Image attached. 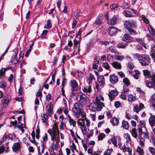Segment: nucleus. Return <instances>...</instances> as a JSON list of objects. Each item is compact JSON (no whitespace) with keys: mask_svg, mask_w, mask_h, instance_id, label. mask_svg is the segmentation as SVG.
<instances>
[{"mask_svg":"<svg viewBox=\"0 0 155 155\" xmlns=\"http://www.w3.org/2000/svg\"><path fill=\"white\" fill-rule=\"evenodd\" d=\"M82 104L80 103H75L73 107L72 108L73 115L76 118H78L81 115L83 119H85V113L83 111Z\"/></svg>","mask_w":155,"mask_h":155,"instance_id":"obj_1","label":"nucleus"},{"mask_svg":"<svg viewBox=\"0 0 155 155\" xmlns=\"http://www.w3.org/2000/svg\"><path fill=\"white\" fill-rule=\"evenodd\" d=\"M77 99L78 101L80 102L82 105H84L86 101V96L82 93H79L77 97Z\"/></svg>","mask_w":155,"mask_h":155,"instance_id":"obj_2","label":"nucleus"},{"mask_svg":"<svg viewBox=\"0 0 155 155\" xmlns=\"http://www.w3.org/2000/svg\"><path fill=\"white\" fill-rule=\"evenodd\" d=\"M124 15L127 17H131L134 16L137 14L136 12L133 9L130 10H125L124 11Z\"/></svg>","mask_w":155,"mask_h":155,"instance_id":"obj_3","label":"nucleus"},{"mask_svg":"<svg viewBox=\"0 0 155 155\" xmlns=\"http://www.w3.org/2000/svg\"><path fill=\"white\" fill-rule=\"evenodd\" d=\"M10 96L7 94L4 96L3 98L1 100V103L4 105H8L10 102Z\"/></svg>","mask_w":155,"mask_h":155,"instance_id":"obj_4","label":"nucleus"},{"mask_svg":"<svg viewBox=\"0 0 155 155\" xmlns=\"http://www.w3.org/2000/svg\"><path fill=\"white\" fill-rule=\"evenodd\" d=\"M96 103L97 104L96 110L97 111H101L103 107H104V103L100 101L97 98L95 99Z\"/></svg>","mask_w":155,"mask_h":155,"instance_id":"obj_5","label":"nucleus"},{"mask_svg":"<svg viewBox=\"0 0 155 155\" xmlns=\"http://www.w3.org/2000/svg\"><path fill=\"white\" fill-rule=\"evenodd\" d=\"M144 108V105L141 103H140L139 105H136L134 107L133 110L134 112L138 113L139 112Z\"/></svg>","mask_w":155,"mask_h":155,"instance_id":"obj_6","label":"nucleus"},{"mask_svg":"<svg viewBox=\"0 0 155 155\" xmlns=\"http://www.w3.org/2000/svg\"><path fill=\"white\" fill-rule=\"evenodd\" d=\"M151 115L149 119V124L151 127L153 128L155 126V115H152L151 113Z\"/></svg>","mask_w":155,"mask_h":155,"instance_id":"obj_7","label":"nucleus"},{"mask_svg":"<svg viewBox=\"0 0 155 155\" xmlns=\"http://www.w3.org/2000/svg\"><path fill=\"white\" fill-rule=\"evenodd\" d=\"M118 29L115 27H109L108 29L109 34L111 36L116 35Z\"/></svg>","mask_w":155,"mask_h":155,"instance_id":"obj_8","label":"nucleus"},{"mask_svg":"<svg viewBox=\"0 0 155 155\" xmlns=\"http://www.w3.org/2000/svg\"><path fill=\"white\" fill-rule=\"evenodd\" d=\"M122 149L124 152H128L129 155H132V148L131 147H127L125 145H124L122 146Z\"/></svg>","mask_w":155,"mask_h":155,"instance_id":"obj_9","label":"nucleus"},{"mask_svg":"<svg viewBox=\"0 0 155 155\" xmlns=\"http://www.w3.org/2000/svg\"><path fill=\"white\" fill-rule=\"evenodd\" d=\"M117 95V92L114 90H113L110 92L108 95L110 101H112L115 98V97Z\"/></svg>","mask_w":155,"mask_h":155,"instance_id":"obj_10","label":"nucleus"},{"mask_svg":"<svg viewBox=\"0 0 155 155\" xmlns=\"http://www.w3.org/2000/svg\"><path fill=\"white\" fill-rule=\"evenodd\" d=\"M70 83L72 89L75 91L78 89V85L77 82L74 80L71 81Z\"/></svg>","mask_w":155,"mask_h":155,"instance_id":"obj_11","label":"nucleus"},{"mask_svg":"<svg viewBox=\"0 0 155 155\" xmlns=\"http://www.w3.org/2000/svg\"><path fill=\"white\" fill-rule=\"evenodd\" d=\"M21 144L20 143L16 142L15 143L12 147V149L13 151L17 152L18 151L20 148Z\"/></svg>","mask_w":155,"mask_h":155,"instance_id":"obj_12","label":"nucleus"},{"mask_svg":"<svg viewBox=\"0 0 155 155\" xmlns=\"http://www.w3.org/2000/svg\"><path fill=\"white\" fill-rule=\"evenodd\" d=\"M110 64L114 68L116 69H120L121 68V64L120 63L118 62L114 61Z\"/></svg>","mask_w":155,"mask_h":155,"instance_id":"obj_13","label":"nucleus"},{"mask_svg":"<svg viewBox=\"0 0 155 155\" xmlns=\"http://www.w3.org/2000/svg\"><path fill=\"white\" fill-rule=\"evenodd\" d=\"M146 60H147V61L149 62L150 60V59L148 57H147V59L145 58H143L142 57L141 59H140L139 61L142 65L145 66L148 64L146 61Z\"/></svg>","mask_w":155,"mask_h":155,"instance_id":"obj_14","label":"nucleus"},{"mask_svg":"<svg viewBox=\"0 0 155 155\" xmlns=\"http://www.w3.org/2000/svg\"><path fill=\"white\" fill-rule=\"evenodd\" d=\"M123 40L125 42H130L132 41V38L128 34H125L123 38Z\"/></svg>","mask_w":155,"mask_h":155,"instance_id":"obj_15","label":"nucleus"},{"mask_svg":"<svg viewBox=\"0 0 155 155\" xmlns=\"http://www.w3.org/2000/svg\"><path fill=\"white\" fill-rule=\"evenodd\" d=\"M117 16L114 15L110 19V20H109L108 21V22L109 24L115 25L117 23Z\"/></svg>","mask_w":155,"mask_h":155,"instance_id":"obj_16","label":"nucleus"},{"mask_svg":"<svg viewBox=\"0 0 155 155\" xmlns=\"http://www.w3.org/2000/svg\"><path fill=\"white\" fill-rule=\"evenodd\" d=\"M97 81L101 86H103L105 84V79L103 76H101L98 77Z\"/></svg>","mask_w":155,"mask_h":155,"instance_id":"obj_17","label":"nucleus"},{"mask_svg":"<svg viewBox=\"0 0 155 155\" xmlns=\"http://www.w3.org/2000/svg\"><path fill=\"white\" fill-rule=\"evenodd\" d=\"M46 111L47 114L49 116L51 115L52 111V106L51 104H49L47 106Z\"/></svg>","mask_w":155,"mask_h":155,"instance_id":"obj_18","label":"nucleus"},{"mask_svg":"<svg viewBox=\"0 0 155 155\" xmlns=\"http://www.w3.org/2000/svg\"><path fill=\"white\" fill-rule=\"evenodd\" d=\"M68 117L69 118V121L70 125L71 126L72 125L73 127H74L76 124V121L72 119L69 115H68Z\"/></svg>","mask_w":155,"mask_h":155,"instance_id":"obj_19","label":"nucleus"},{"mask_svg":"<svg viewBox=\"0 0 155 155\" xmlns=\"http://www.w3.org/2000/svg\"><path fill=\"white\" fill-rule=\"evenodd\" d=\"M110 81L114 83L117 82L118 81L117 77L114 75H112L110 76Z\"/></svg>","mask_w":155,"mask_h":155,"instance_id":"obj_20","label":"nucleus"},{"mask_svg":"<svg viewBox=\"0 0 155 155\" xmlns=\"http://www.w3.org/2000/svg\"><path fill=\"white\" fill-rule=\"evenodd\" d=\"M130 132L132 136L135 138H136L137 136V130L136 128H133Z\"/></svg>","mask_w":155,"mask_h":155,"instance_id":"obj_21","label":"nucleus"},{"mask_svg":"<svg viewBox=\"0 0 155 155\" xmlns=\"http://www.w3.org/2000/svg\"><path fill=\"white\" fill-rule=\"evenodd\" d=\"M128 100L130 102L135 101L136 100V98L135 96L132 94H130L128 96Z\"/></svg>","mask_w":155,"mask_h":155,"instance_id":"obj_22","label":"nucleus"},{"mask_svg":"<svg viewBox=\"0 0 155 155\" xmlns=\"http://www.w3.org/2000/svg\"><path fill=\"white\" fill-rule=\"evenodd\" d=\"M122 127L126 130H127L129 128V125L128 122L126 121L123 120L122 122Z\"/></svg>","mask_w":155,"mask_h":155,"instance_id":"obj_23","label":"nucleus"},{"mask_svg":"<svg viewBox=\"0 0 155 155\" xmlns=\"http://www.w3.org/2000/svg\"><path fill=\"white\" fill-rule=\"evenodd\" d=\"M107 49L108 50H110V51L112 53L117 54H119V52L117 51V50H116L115 48L113 46H110Z\"/></svg>","mask_w":155,"mask_h":155,"instance_id":"obj_24","label":"nucleus"},{"mask_svg":"<svg viewBox=\"0 0 155 155\" xmlns=\"http://www.w3.org/2000/svg\"><path fill=\"white\" fill-rule=\"evenodd\" d=\"M146 85L147 87L150 88L155 86V84L153 82L148 81L146 82Z\"/></svg>","mask_w":155,"mask_h":155,"instance_id":"obj_25","label":"nucleus"},{"mask_svg":"<svg viewBox=\"0 0 155 155\" xmlns=\"http://www.w3.org/2000/svg\"><path fill=\"white\" fill-rule=\"evenodd\" d=\"M52 133L59 134L58 126L55 124H54L53 127Z\"/></svg>","mask_w":155,"mask_h":155,"instance_id":"obj_26","label":"nucleus"},{"mask_svg":"<svg viewBox=\"0 0 155 155\" xmlns=\"http://www.w3.org/2000/svg\"><path fill=\"white\" fill-rule=\"evenodd\" d=\"M16 55H14L12 58V60L11 61V62L12 64H16L18 62V61L16 58Z\"/></svg>","mask_w":155,"mask_h":155,"instance_id":"obj_27","label":"nucleus"},{"mask_svg":"<svg viewBox=\"0 0 155 155\" xmlns=\"http://www.w3.org/2000/svg\"><path fill=\"white\" fill-rule=\"evenodd\" d=\"M51 21L50 19H48L47 21V23L44 26V28L46 29H50L51 28Z\"/></svg>","mask_w":155,"mask_h":155,"instance_id":"obj_28","label":"nucleus"},{"mask_svg":"<svg viewBox=\"0 0 155 155\" xmlns=\"http://www.w3.org/2000/svg\"><path fill=\"white\" fill-rule=\"evenodd\" d=\"M96 106L97 104L96 102H92L90 104L89 106V108L91 110H94L95 109H96Z\"/></svg>","mask_w":155,"mask_h":155,"instance_id":"obj_29","label":"nucleus"},{"mask_svg":"<svg viewBox=\"0 0 155 155\" xmlns=\"http://www.w3.org/2000/svg\"><path fill=\"white\" fill-rule=\"evenodd\" d=\"M8 137L9 139L13 141H16L17 139L15 136L14 134H10L8 135Z\"/></svg>","mask_w":155,"mask_h":155,"instance_id":"obj_30","label":"nucleus"},{"mask_svg":"<svg viewBox=\"0 0 155 155\" xmlns=\"http://www.w3.org/2000/svg\"><path fill=\"white\" fill-rule=\"evenodd\" d=\"M6 70L5 68H2L0 70V78H2L4 77Z\"/></svg>","mask_w":155,"mask_h":155,"instance_id":"obj_31","label":"nucleus"},{"mask_svg":"<svg viewBox=\"0 0 155 155\" xmlns=\"http://www.w3.org/2000/svg\"><path fill=\"white\" fill-rule=\"evenodd\" d=\"M101 17L100 15H98L96 18L95 21V23L97 25H101L102 22L101 20Z\"/></svg>","mask_w":155,"mask_h":155,"instance_id":"obj_32","label":"nucleus"},{"mask_svg":"<svg viewBox=\"0 0 155 155\" xmlns=\"http://www.w3.org/2000/svg\"><path fill=\"white\" fill-rule=\"evenodd\" d=\"M107 59L108 61L109 62L113 61L114 59L113 55L110 54H108L107 55Z\"/></svg>","mask_w":155,"mask_h":155,"instance_id":"obj_33","label":"nucleus"},{"mask_svg":"<svg viewBox=\"0 0 155 155\" xmlns=\"http://www.w3.org/2000/svg\"><path fill=\"white\" fill-rule=\"evenodd\" d=\"M94 79V76L90 73L89 74V77L87 79V81L89 83H91Z\"/></svg>","mask_w":155,"mask_h":155,"instance_id":"obj_34","label":"nucleus"},{"mask_svg":"<svg viewBox=\"0 0 155 155\" xmlns=\"http://www.w3.org/2000/svg\"><path fill=\"white\" fill-rule=\"evenodd\" d=\"M83 91L86 92L90 93L91 91V86H86L84 88Z\"/></svg>","mask_w":155,"mask_h":155,"instance_id":"obj_35","label":"nucleus"},{"mask_svg":"<svg viewBox=\"0 0 155 155\" xmlns=\"http://www.w3.org/2000/svg\"><path fill=\"white\" fill-rule=\"evenodd\" d=\"M140 155H144V152L143 150L140 147H138L136 150Z\"/></svg>","mask_w":155,"mask_h":155,"instance_id":"obj_36","label":"nucleus"},{"mask_svg":"<svg viewBox=\"0 0 155 155\" xmlns=\"http://www.w3.org/2000/svg\"><path fill=\"white\" fill-rule=\"evenodd\" d=\"M143 72L145 76L147 78H149L150 77V72L147 70L143 71Z\"/></svg>","mask_w":155,"mask_h":155,"instance_id":"obj_37","label":"nucleus"},{"mask_svg":"<svg viewBox=\"0 0 155 155\" xmlns=\"http://www.w3.org/2000/svg\"><path fill=\"white\" fill-rule=\"evenodd\" d=\"M127 45V44L126 43H125L124 44H119L117 45V47L119 48H125Z\"/></svg>","mask_w":155,"mask_h":155,"instance_id":"obj_38","label":"nucleus"},{"mask_svg":"<svg viewBox=\"0 0 155 155\" xmlns=\"http://www.w3.org/2000/svg\"><path fill=\"white\" fill-rule=\"evenodd\" d=\"M148 29L150 33L152 35L155 34L154 30L151 25H150L148 27Z\"/></svg>","mask_w":155,"mask_h":155,"instance_id":"obj_39","label":"nucleus"},{"mask_svg":"<svg viewBox=\"0 0 155 155\" xmlns=\"http://www.w3.org/2000/svg\"><path fill=\"white\" fill-rule=\"evenodd\" d=\"M81 129L83 134L84 135L86 134L87 133V128L84 125L82 126L81 127Z\"/></svg>","mask_w":155,"mask_h":155,"instance_id":"obj_40","label":"nucleus"},{"mask_svg":"<svg viewBox=\"0 0 155 155\" xmlns=\"http://www.w3.org/2000/svg\"><path fill=\"white\" fill-rule=\"evenodd\" d=\"M140 138V140L139 141V145L142 147H143L144 146V143L145 142V140L143 138Z\"/></svg>","mask_w":155,"mask_h":155,"instance_id":"obj_41","label":"nucleus"},{"mask_svg":"<svg viewBox=\"0 0 155 155\" xmlns=\"http://www.w3.org/2000/svg\"><path fill=\"white\" fill-rule=\"evenodd\" d=\"M7 86V84L5 82L3 81L0 82V88L3 89H5Z\"/></svg>","mask_w":155,"mask_h":155,"instance_id":"obj_42","label":"nucleus"},{"mask_svg":"<svg viewBox=\"0 0 155 155\" xmlns=\"http://www.w3.org/2000/svg\"><path fill=\"white\" fill-rule=\"evenodd\" d=\"M33 44V43L32 45H31V46L30 47V48H29L26 51V53L25 54V56L26 57H28V55L29 54V53L31 51L32 45Z\"/></svg>","mask_w":155,"mask_h":155,"instance_id":"obj_43","label":"nucleus"},{"mask_svg":"<svg viewBox=\"0 0 155 155\" xmlns=\"http://www.w3.org/2000/svg\"><path fill=\"white\" fill-rule=\"evenodd\" d=\"M124 59V56L118 55H116L115 60L120 61H122Z\"/></svg>","mask_w":155,"mask_h":155,"instance_id":"obj_44","label":"nucleus"},{"mask_svg":"<svg viewBox=\"0 0 155 155\" xmlns=\"http://www.w3.org/2000/svg\"><path fill=\"white\" fill-rule=\"evenodd\" d=\"M51 140L54 141L53 143H54V141H55L56 143H57L58 142V141L59 140V136L58 135L57 138H56L53 137V136H51Z\"/></svg>","mask_w":155,"mask_h":155,"instance_id":"obj_45","label":"nucleus"},{"mask_svg":"<svg viewBox=\"0 0 155 155\" xmlns=\"http://www.w3.org/2000/svg\"><path fill=\"white\" fill-rule=\"evenodd\" d=\"M77 76L79 78H81L84 77V73L81 71H77Z\"/></svg>","mask_w":155,"mask_h":155,"instance_id":"obj_46","label":"nucleus"},{"mask_svg":"<svg viewBox=\"0 0 155 155\" xmlns=\"http://www.w3.org/2000/svg\"><path fill=\"white\" fill-rule=\"evenodd\" d=\"M119 121L117 118L116 117L113 118L112 120V123L114 125H117Z\"/></svg>","mask_w":155,"mask_h":155,"instance_id":"obj_47","label":"nucleus"},{"mask_svg":"<svg viewBox=\"0 0 155 155\" xmlns=\"http://www.w3.org/2000/svg\"><path fill=\"white\" fill-rule=\"evenodd\" d=\"M123 82L127 86H128L130 84L129 80L127 78H125L124 79Z\"/></svg>","mask_w":155,"mask_h":155,"instance_id":"obj_48","label":"nucleus"},{"mask_svg":"<svg viewBox=\"0 0 155 155\" xmlns=\"http://www.w3.org/2000/svg\"><path fill=\"white\" fill-rule=\"evenodd\" d=\"M148 150L150 153L152 155L155 153V148H154L150 147H149Z\"/></svg>","mask_w":155,"mask_h":155,"instance_id":"obj_49","label":"nucleus"},{"mask_svg":"<svg viewBox=\"0 0 155 155\" xmlns=\"http://www.w3.org/2000/svg\"><path fill=\"white\" fill-rule=\"evenodd\" d=\"M130 27L132 28H136L137 26V25L136 22L134 21H130Z\"/></svg>","mask_w":155,"mask_h":155,"instance_id":"obj_50","label":"nucleus"},{"mask_svg":"<svg viewBox=\"0 0 155 155\" xmlns=\"http://www.w3.org/2000/svg\"><path fill=\"white\" fill-rule=\"evenodd\" d=\"M110 140L113 144L114 145L116 146L117 144V140L115 137H113L110 139Z\"/></svg>","mask_w":155,"mask_h":155,"instance_id":"obj_51","label":"nucleus"},{"mask_svg":"<svg viewBox=\"0 0 155 155\" xmlns=\"http://www.w3.org/2000/svg\"><path fill=\"white\" fill-rule=\"evenodd\" d=\"M119 6L118 4H113L110 6V8L112 10H114L116 8H117Z\"/></svg>","mask_w":155,"mask_h":155,"instance_id":"obj_52","label":"nucleus"},{"mask_svg":"<svg viewBox=\"0 0 155 155\" xmlns=\"http://www.w3.org/2000/svg\"><path fill=\"white\" fill-rule=\"evenodd\" d=\"M150 53L151 56L152 58L154 59V62H155V51L154 49H152Z\"/></svg>","mask_w":155,"mask_h":155,"instance_id":"obj_53","label":"nucleus"},{"mask_svg":"<svg viewBox=\"0 0 155 155\" xmlns=\"http://www.w3.org/2000/svg\"><path fill=\"white\" fill-rule=\"evenodd\" d=\"M124 26L127 29L128 28H130V21H126L124 23Z\"/></svg>","mask_w":155,"mask_h":155,"instance_id":"obj_54","label":"nucleus"},{"mask_svg":"<svg viewBox=\"0 0 155 155\" xmlns=\"http://www.w3.org/2000/svg\"><path fill=\"white\" fill-rule=\"evenodd\" d=\"M105 137V135L104 134H100L98 136V139L99 140H101Z\"/></svg>","mask_w":155,"mask_h":155,"instance_id":"obj_55","label":"nucleus"},{"mask_svg":"<svg viewBox=\"0 0 155 155\" xmlns=\"http://www.w3.org/2000/svg\"><path fill=\"white\" fill-rule=\"evenodd\" d=\"M100 60V57L98 56H96L94 58V62L95 64H99Z\"/></svg>","mask_w":155,"mask_h":155,"instance_id":"obj_56","label":"nucleus"},{"mask_svg":"<svg viewBox=\"0 0 155 155\" xmlns=\"http://www.w3.org/2000/svg\"><path fill=\"white\" fill-rule=\"evenodd\" d=\"M124 137L127 139V141H131V140L130 137L128 134H124Z\"/></svg>","mask_w":155,"mask_h":155,"instance_id":"obj_57","label":"nucleus"},{"mask_svg":"<svg viewBox=\"0 0 155 155\" xmlns=\"http://www.w3.org/2000/svg\"><path fill=\"white\" fill-rule=\"evenodd\" d=\"M141 16L142 19L145 23L147 24H148L149 23V21L147 18H146L144 15H142Z\"/></svg>","mask_w":155,"mask_h":155,"instance_id":"obj_58","label":"nucleus"},{"mask_svg":"<svg viewBox=\"0 0 155 155\" xmlns=\"http://www.w3.org/2000/svg\"><path fill=\"white\" fill-rule=\"evenodd\" d=\"M103 67L107 70H109L110 67L107 63H104L103 64Z\"/></svg>","mask_w":155,"mask_h":155,"instance_id":"obj_59","label":"nucleus"},{"mask_svg":"<svg viewBox=\"0 0 155 155\" xmlns=\"http://www.w3.org/2000/svg\"><path fill=\"white\" fill-rule=\"evenodd\" d=\"M43 141L41 142L44 143V142H46L48 140V136L47 134H45L42 137Z\"/></svg>","mask_w":155,"mask_h":155,"instance_id":"obj_60","label":"nucleus"},{"mask_svg":"<svg viewBox=\"0 0 155 155\" xmlns=\"http://www.w3.org/2000/svg\"><path fill=\"white\" fill-rule=\"evenodd\" d=\"M111 151L110 149H108L106 150L104 153V155H110Z\"/></svg>","mask_w":155,"mask_h":155,"instance_id":"obj_61","label":"nucleus"},{"mask_svg":"<svg viewBox=\"0 0 155 155\" xmlns=\"http://www.w3.org/2000/svg\"><path fill=\"white\" fill-rule=\"evenodd\" d=\"M128 30L130 34L131 35H134L135 34V31L133 29L130 28L127 29Z\"/></svg>","mask_w":155,"mask_h":155,"instance_id":"obj_62","label":"nucleus"},{"mask_svg":"<svg viewBox=\"0 0 155 155\" xmlns=\"http://www.w3.org/2000/svg\"><path fill=\"white\" fill-rule=\"evenodd\" d=\"M99 43L102 45H109V42L107 41H101L99 42Z\"/></svg>","mask_w":155,"mask_h":155,"instance_id":"obj_63","label":"nucleus"},{"mask_svg":"<svg viewBox=\"0 0 155 155\" xmlns=\"http://www.w3.org/2000/svg\"><path fill=\"white\" fill-rule=\"evenodd\" d=\"M137 130H138V136H139V137L140 138L143 133L142 132V130L141 128H138L137 129Z\"/></svg>","mask_w":155,"mask_h":155,"instance_id":"obj_64","label":"nucleus"}]
</instances>
